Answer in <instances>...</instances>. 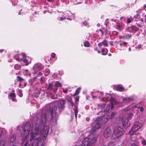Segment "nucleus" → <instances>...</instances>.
<instances>
[{
    "instance_id": "obj_47",
    "label": "nucleus",
    "mask_w": 146,
    "mask_h": 146,
    "mask_svg": "<svg viewBox=\"0 0 146 146\" xmlns=\"http://www.w3.org/2000/svg\"><path fill=\"white\" fill-rule=\"evenodd\" d=\"M75 100H76V101L78 102L79 100V98L78 97H77L75 98Z\"/></svg>"
},
{
    "instance_id": "obj_52",
    "label": "nucleus",
    "mask_w": 146,
    "mask_h": 146,
    "mask_svg": "<svg viewBox=\"0 0 146 146\" xmlns=\"http://www.w3.org/2000/svg\"><path fill=\"white\" fill-rule=\"evenodd\" d=\"M86 120L87 121H89L90 120V118L89 117H87L86 118Z\"/></svg>"
},
{
    "instance_id": "obj_53",
    "label": "nucleus",
    "mask_w": 146,
    "mask_h": 146,
    "mask_svg": "<svg viewBox=\"0 0 146 146\" xmlns=\"http://www.w3.org/2000/svg\"><path fill=\"white\" fill-rule=\"evenodd\" d=\"M130 146H137L135 144H133L131 145Z\"/></svg>"
},
{
    "instance_id": "obj_60",
    "label": "nucleus",
    "mask_w": 146,
    "mask_h": 146,
    "mask_svg": "<svg viewBox=\"0 0 146 146\" xmlns=\"http://www.w3.org/2000/svg\"><path fill=\"white\" fill-rule=\"evenodd\" d=\"M129 51H130L131 50V48H129Z\"/></svg>"
},
{
    "instance_id": "obj_25",
    "label": "nucleus",
    "mask_w": 146,
    "mask_h": 146,
    "mask_svg": "<svg viewBox=\"0 0 146 146\" xmlns=\"http://www.w3.org/2000/svg\"><path fill=\"white\" fill-rule=\"evenodd\" d=\"M56 87H60L61 86V84L58 81H56L54 84Z\"/></svg>"
},
{
    "instance_id": "obj_56",
    "label": "nucleus",
    "mask_w": 146,
    "mask_h": 146,
    "mask_svg": "<svg viewBox=\"0 0 146 146\" xmlns=\"http://www.w3.org/2000/svg\"><path fill=\"white\" fill-rule=\"evenodd\" d=\"M118 119H119V118H117V123H119V122H118Z\"/></svg>"
},
{
    "instance_id": "obj_8",
    "label": "nucleus",
    "mask_w": 146,
    "mask_h": 146,
    "mask_svg": "<svg viewBox=\"0 0 146 146\" xmlns=\"http://www.w3.org/2000/svg\"><path fill=\"white\" fill-rule=\"evenodd\" d=\"M110 118V116L108 114H106L103 116L98 117L96 119L102 124V123H106Z\"/></svg>"
},
{
    "instance_id": "obj_34",
    "label": "nucleus",
    "mask_w": 146,
    "mask_h": 146,
    "mask_svg": "<svg viewBox=\"0 0 146 146\" xmlns=\"http://www.w3.org/2000/svg\"><path fill=\"white\" fill-rule=\"evenodd\" d=\"M84 45L86 47H88L89 45V43L88 42L86 41L84 42Z\"/></svg>"
},
{
    "instance_id": "obj_5",
    "label": "nucleus",
    "mask_w": 146,
    "mask_h": 146,
    "mask_svg": "<svg viewBox=\"0 0 146 146\" xmlns=\"http://www.w3.org/2000/svg\"><path fill=\"white\" fill-rule=\"evenodd\" d=\"M131 114L129 113L126 114L125 116L122 117V123L124 128H127L129 126V121L131 118Z\"/></svg>"
},
{
    "instance_id": "obj_10",
    "label": "nucleus",
    "mask_w": 146,
    "mask_h": 146,
    "mask_svg": "<svg viewBox=\"0 0 146 146\" xmlns=\"http://www.w3.org/2000/svg\"><path fill=\"white\" fill-rule=\"evenodd\" d=\"M52 106V108H50L49 110L50 113L52 115V119H54V117H53V116L52 115L54 114L55 115L56 111L57 110V108L56 106L54 104H53Z\"/></svg>"
},
{
    "instance_id": "obj_18",
    "label": "nucleus",
    "mask_w": 146,
    "mask_h": 146,
    "mask_svg": "<svg viewBox=\"0 0 146 146\" xmlns=\"http://www.w3.org/2000/svg\"><path fill=\"white\" fill-rule=\"evenodd\" d=\"M117 89L119 91H122L124 90L123 88L120 85H118L117 86Z\"/></svg>"
},
{
    "instance_id": "obj_37",
    "label": "nucleus",
    "mask_w": 146,
    "mask_h": 146,
    "mask_svg": "<svg viewBox=\"0 0 146 146\" xmlns=\"http://www.w3.org/2000/svg\"><path fill=\"white\" fill-rule=\"evenodd\" d=\"M15 2V3L14 2H13L12 4L14 5H15L17 4L18 3V1L17 0H13Z\"/></svg>"
},
{
    "instance_id": "obj_58",
    "label": "nucleus",
    "mask_w": 146,
    "mask_h": 146,
    "mask_svg": "<svg viewBox=\"0 0 146 146\" xmlns=\"http://www.w3.org/2000/svg\"><path fill=\"white\" fill-rule=\"evenodd\" d=\"M100 31L101 32L102 34H103V32L100 30Z\"/></svg>"
},
{
    "instance_id": "obj_44",
    "label": "nucleus",
    "mask_w": 146,
    "mask_h": 146,
    "mask_svg": "<svg viewBox=\"0 0 146 146\" xmlns=\"http://www.w3.org/2000/svg\"><path fill=\"white\" fill-rule=\"evenodd\" d=\"M55 54L54 53H52L51 55V57L53 58L55 57Z\"/></svg>"
},
{
    "instance_id": "obj_30",
    "label": "nucleus",
    "mask_w": 146,
    "mask_h": 146,
    "mask_svg": "<svg viewBox=\"0 0 146 146\" xmlns=\"http://www.w3.org/2000/svg\"><path fill=\"white\" fill-rule=\"evenodd\" d=\"M22 90L21 89H20L18 91V92L19 93V96L21 97H22L23 95V94L22 93Z\"/></svg>"
},
{
    "instance_id": "obj_23",
    "label": "nucleus",
    "mask_w": 146,
    "mask_h": 146,
    "mask_svg": "<svg viewBox=\"0 0 146 146\" xmlns=\"http://www.w3.org/2000/svg\"><path fill=\"white\" fill-rule=\"evenodd\" d=\"M17 81L19 82H22L25 81V80L23 78L19 76H17Z\"/></svg>"
},
{
    "instance_id": "obj_6",
    "label": "nucleus",
    "mask_w": 146,
    "mask_h": 146,
    "mask_svg": "<svg viewBox=\"0 0 146 146\" xmlns=\"http://www.w3.org/2000/svg\"><path fill=\"white\" fill-rule=\"evenodd\" d=\"M96 137H85L82 143L84 146H91L96 140Z\"/></svg>"
},
{
    "instance_id": "obj_1",
    "label": "nucleus",
    "mask_w": 146,
    "mask_h": 146,
    "mask_svg": "<svg viewBox=\"0 0 146 146\" xmlns=\"http://www.w3.org/2000/svg\"><path fill=\"white\" fill-rule=\"evenodd\" d=\"M46 115L45 114H43L42 115L40 119L38 118L37 119V125L36 127L33 128L31 131H30V125L29 123H26L23 128H21L20 129H22L21 131V137H27L29 134L31 135V137H34L38 134L40 126L44 125L46 121ZM43 130L40 131V133L43 137H46L48 132V127L46 125H43Z\"/></svg>"
},
{
    "instance_id": "obj_2",
    "label": "nucleus",
    "mask_w": 146,
    "mask_h": 146,
    "mask_svg": "<svg viewBox=\"0 0 146 146\" xmlns=\"http://www.w3.org/2000/svg\"><path fill=\"white\" fill-rule=\"evenodd\" d=\"M102 124L96 119L91 124L92 129L90 131L86 132V134L88 136H92L95 132L101 128Z\"/></svg>"
},
{
    "instance_id": "obj_48",
    "label": "nucleus",
    "mask_w": 146,
    "mask_h": 146,
    "mask_svg": "<svg viewBox=\"0 0 146 146\" xmlns=\"http://www.w3.org/2000/svg\"><path fill=\"white\" fill-rule=\"evenodd\" d=\"M77 111L76 112L75 110H74V113H75V116H76L77 115Z\"/></svg>"
},
{
    "instance_id": "obj_4",
    "label": "nucleus",
    "mask_w": 146,
    "mask_h": 146,
    "mask_svg": "<svg viewBox=\"0 0 146 146\" xmlns=\"http://www.w3.org/2000/svg\"><path fill=\"white\" fill-rule=\"evenodd\" d=\"M31 137L30 139V141H31L32 139L35 140V142H33V144L31 145H30V146H40V145L41 146H44V145L43 143H42L41 144L40 142L41 141V137ZM28 142L27 141L23 146H28ZM12 146H17L15 145H13Z\"/></svg>"
},
{
    "instance_id": "obj_22",
    "label": "nucleus",
    "mask_w": 146,
    "mask_h": 146,
    "mask_svg": "<svg viewBox=\"0 0 146 146\" xmlns=\"http://www.w3.org/2000/svg\"><path fill=\"white\" fill-rule=\"evenodd\" d=\"M106 97L108 100H110L111 99L112 96L110 94L107 93L106 94Z\"/></svg>"
},
{
    "instance_id": "obj_49",
    "label": "nucleus",
    "mask_w": 146,
    "mask_h": 146,
    "mask_svg": "<svg viewBox=\"0 0 146 146\" xmlns=\"http://www.w3.org/2000/svg\"><path fill=\"white\" fill-rule=\"evenodd\" d=\"M141 9H139L137 11H136V12H137V13H138V12H141Z\"/></svg>"
},
{
    "instance_id": "obj_11",
    "label": "nucleus",
    "mask_w": 146,
    "mask_h": 146,
    "mask_svg": "<svg viewBox=\"0 0 146 146\" xmlns=\"http://www.w3.org/2000/svg\"><path fill=\"white\" fill-rule=\"evenodd\" d=\"M127 31L129 32H133V31H136L137 30V28L134 26L130 27H128L126 29Z\"/></svg>"
},
{
    "instance_id": "obj_26",
    "label": "nucleus",
    "mask_w": 146,
    "mask_h": 146,
    "mask_svg": "<svg viewBox=\"0 0 146 146\" xmlns=\"http://www.w3.org/2000/svg\"><path fill=\"white\" fill-rule=\"evenodd\" d=\"M80 88H78L76 90L75 93L74 94V96L78 94L80 92Z\"/></svg>"
},
{
    "instance_id": "obj_3",
    "label": "nucleus",
    "mask_w": 146,
    "mask_h": 146,
    "mask_svg": "<svg viewBox=\"0 0 146 146\" xmlns=\"http://www.w3.org/2000/svg\"><path fill=\"white\" fill-rule=\"evenodd\" d=\"M142 126V124L141 122L139 120L135 121L133 126L131 128L129 131V133L131 135L136 134V133L135 132L139 129Z\"/></svg>"
},
{
    "instance_id": "obj_28",
    "label": "nucleus",
    "mask_w": 146,
    "mask_h": 146,
    "mask_svg": "<svg viewBox=\"0 0 146 146\" xmlns=\"http://www.w3.org/2000/svg\"><path fill=\"white\" fill-rule=\"evenodd\" d=\"M16 137H10V142L11 143H13L15 142L16 140Z\"/></svg>"
},
{
    "instance_id": "obj_20",
    "label": "nucleus",
    "mask_w": 146,
    "mask_h": 146,
    "mask_svg": "<svg viewBox=\"0 0 146 146\" xmlns=\"http://www.w3.org/2000/svg\"><path fill=\"white\" fill-rule=\"evenodd\" d=\"M102 55H106L108 52V50L107 49H102Z\"/></svg>"
},
{
    "instance_id": "obj_59",
    "label": "nucleus",
    "mask_w": 146,
    "mask_h": 146,
    "mask_svg": "<svg viewBox=\"0 0 146 146\" xmlns=\"http://www.w3.org/2000/svg\"><path fill=\"white\" fill-rule=\"evenodd\" d=\"M27 83H25L24 86H26Z\"/></svg>"
},
{
    "instance_id": "obj_14",
    "label": "nucleus",
    "mask_w": 146,
    "mask_h": 146,
    "mask_svg": "<svg viewBox=\"0 0 146 146\" xmlns=\"http://www.w3.org/2000/svg\"><path fill=\"white\" fill-rule=\"evenodd\" d=\"M118 104V102L115 100H112L111 102V108H112L113 106L115 105H117Z\"/></svg>"
},
{
    "instance_id": "obj_50",
    "label": "nucleus",
    "mask_w": 146,
    "mask_h": 146,
    "mask_svg": "<svg viewBox=\"0 0 146 146\" xmlns=\"http://www.w3.org/2000/svg\"><path fill=\"white\" fill-rule=\"evenodd\" d=\"M141 47V45L140 44H139L138 46V47L139 48H140Z\"/></svg>"
},
{
    "instance_id": "obj_36",
    "label": "nucleus",
    "mask_w": 146,
    "mask_h": 146,
    "mask_svg": "<svg viewBox=\"0 0 146 146\" xmlns=\"http://www.w3.org/2000/svg\"><path fill=\"white\" fill-rule=\"evenodd\" d=\"M127 43L126 42H123L122 43H120V45L121 46H122L123 45H126L127 44Z\"/></svg>"
},
{
    "instance_id": "obj_19",
    "label": "nucleus",
    "mask_w": 146,
    "mask_h": 146,
    "mask_svg": "<svg viewBox=\"0 0 146 146\" xmlns=\"http://www.w3.org/2000/svg\"><path fill=\"white\" fill-rule=\"evenodd\" d=\"M50 70L48 68H46L45 69L44 72L45 76H47L50 73Z\"/></svg>"
},
{
    "instance_id": "obj_33",
    "label": "nucleus",
    "mask_w": 146,
    "mask_h": 146,
    "mask_svg": "<svg viewBox=\"0 0 146 146\" xmlns=\"http://www.w3.org/2000/svg\"><path fill=\"white\" fill-rule=\"evenodd\" d=\"M5 142L4 141H0V146H5Z\"/></svg>"
},
{
    "instance_id": "obj_17",
    "label": "nucleus",
    "mask_w": 146,
    "mask_h": 146,
    "mask_svg": "<svg viewBox=\"0 0 146 146\" xmlns=\"http://www.w3.org/2000/svg\"><path fill=\"white\" fill-rule=\"evenodd\" d=\"M9 96L11 97V99L13 101L15 100V93H11L9 95Z\"/></svg>"
},
{
    "instance_id": "obj_7",
    "label": "nucleus",
    "mask_w": 146,
    "mask_h": 146,
    "mask_svg": "<svg viewBox=\"0 0 146 146\" xmlns=\"http://www.w3.org/2000/svg\"><path fill=\"white\" fill-rule=\"evenodd\" d=\"M124 133L123 129L120 127H116L114 129L112 136L114 135L116 137H119L122 135Z\"/></svg>"
},
{
    "instance_id": "obj_62",
    "label": "nucleus",
    "mask_w": 146,
    "mask_h": 146,
    "mask_svg": "<svg viewBox=\"0 0 146 146\" xmlns=\"http://www.w3.org/2000/svg\"><path fill=\"white\" fill-rule=\"evenodd\" d=\"M108 55L109 56H111V54L109 53Z\"/></svg>"
},
{
    "instance_id": "obj_55",
    "label": "nucleus",
    "mask_w": 146,
    "mask_h": 146,
    "mask_svg": "<svg viewBox=\"0 0 146 146\" xmlns=\"http://www.w3.org/2000/svg\"><path fill=\"white\" fill-rule=\"evenodd\" d=\"M47 1L49 2H51L52 1V0H47Z\"/></svg>"
},
{
    "instance_id": "obj_64",
    "label": "nucleus",
    "mask_w": 146,
    "mask_h": 146,
    "mask_svg": "<svg viewBox=\"0 0 146 146\" xmlns=\"http://www.w3.org/2000/svg\"><path fill=\"white\" fill-rule=\"evenodd\" d=\"M25 71L26 72H27L28 71V70H25Z\"/></svg>"
},
{
    "instance_id": "obj_46",
    "label": "nucleus",
    "mask_w": 146,
    "mask_h": 146,
    "mask_svg": "<svg viewBox=\"0 0 146 146\" xmlns=\"http://www.w3.org/2000/svg\"><path fill=\"white\" fill-rule=\"evenodd\" d=\"M98 106L100 107L103 108L104 106V105H100V104H98Z\"/></svg>"
},
{
    "instance_id": "obj_54",
    "label": "nucleus",
    "mask_w": 146,
    "mask_h": 146,
    "mask_svg": "<svg viewBox=\"0 0 146 146\" xmlns=\"http://www.w3.org/2000/svg\"><path fill=\"white\" fill-rule=\"evenodd\" d=\"M117 25L118 29L120 28V26L119 25Z\"/></svg>"
},
{
    "instance_id": "obj_40",
    "label": "nucleus",
    "mask_w": 146,
    "mask_h": 146,
    "mask_svg": "<svg viewBox=\"0 0 146 146\" xmlns=\"http://www.w3.org/2000/svg\"><path fill=\"white\" fill-rule=\"evenodd\" d=\"M110 108V106H109L107 108V109H106V110H104V111L105 112H108V111L109 110Z\"/></svg>"
},
{
    "instance_id": "obj_45",
    "label": "nucleus",
    "mask_w": 146,
    "mask_h": 146,
    "mask_svg": "<svg viewBox=\"0 0 146 146\" xmlns=\"http://www.w3.org/2000/svg\"><path fill=\"white\" fill-rule=\"evenodd\" d=\"M66 18V17H61L60 18V20L61 21H62L64 19H65Z\"/></svg>"
},
{
    "instance_id": "obj_57",
    "label": "nucleus",
    "mask_w": 146,
    "mask_h": 146,
    "mask_svg": "<svg viewBox=\"0 0 146 146\" xmlns=\"http://www.w3.org/2000/svg\"><path fill=\"white\" fill-rule=\"evenodd\" d=\"M21 84H19V87H21Z\"/></svg>"
},
{
    "instance_id": "obj_43",
    "label": "nucleus",
    "mask_w": 146,
    "mask_h": 146,
    "mask_svg": "<svg viewBox=\"0 0 146 146\" xmlns=\"http://www.w3.org/2000/svg\"><path fill=\"white\" fill-rule=\"evenodd\" d=\"M48 87L49 88H51L52 87V84L50 83L48 84Z\"/></svg>"
},
{
    "instance_id": "obj_21",
    "label": "nucleus",
    "mask_w": 146,
    "mask_h": 146,
    "mask_svg": "<svg viewBox=\"0 0 146 146\" xmlns=\"http://www.w3.org/2000/svg\"><path fill=\"white\" fill-rule=\"evenodd\" d=\"M14 58L16 60L18 61H21L22 60V59H20L19 57V55H17L14 56Z\"/></svg>"
},
{
    "instance_id": "obj_13",
    "label": "nucleus",
    "mask_w": 146,
    "mask_h": 146,
    "mask_svg": "<svg viewBox=\"0 0 146 146\" xmlns=\"http://www.w3.org/2000/svg\"><path fill=\"white\" fill-rule=\"evenodd\" d=\"M133 100V98L131 97L126 98H123V101L124 103H127L128 102L132 101Z\"/></svg>"
},
{
    "instance_id": "obj_16",
    "label": "nucleus",
    "mask_w": 146,
    "mask_h": 146,
    "mask_svg": "<svg viewBox=\"0 0 146 146\" xmlns=\"http://www.w3.org/2000/svg\"><path fill=\"white\" fill-rule=\"evenodd\" d=\"M21 55L23 56V62H26L27 63L25 64V65L27 66V65H28L29 64L28 63H27V62H28L27 60H26V59L24 58H25V57H26V56L25 54L24 53H22L21 54Z\"/></svg>"
},
{
    "instance_id": "obj_29",
    "label": "nucleus",
    "mask_w": 146,
    "mask_h": 146,
    "mask_svg": "<svg viewBox=\"0 0 146 146\" xmlns=\"http://www.w3.org/2000/svg\"><path fill=\"white\" fill-rule=\"evenodd\" d=\"M116 114V112L115 111H114L113 112H112L111 114V119H112L115 116V115Z\"/></svg>"
},
{
    "instance_id": "obj_24",
    "label": "nucleus",
    "mask_w": 146,
    "mask_h": 146,
    "mask_svg": "<svg viewBox=\"0 0 146 146\" xmlns=\"http://www.w3.org/2000/svg\"><path fill=\"white\" fill-rule=\"evenodd\" d=\"M4 134V129H0V137L3 136Z\"/></svg>"
},
{
    "instance_id": "obj_9",
    "label": "nucleus",
    "mask_w": 146,
    "mask_h": 146,
    "mask_svg": "<svg viewBox=\"0 0 146 146\" xmlns=\"http://www.w3.org/2000/svg\"><path fill=\"white\" fill-rule=\"evenodd\" d=\"M103 135L104 137H110L112 135V130L110 128L107 127L105 129Z\"/></svg>"
},
{
    "instance_id": "obj_32",
    "label": "nucleus",
    "mask_w": 146,
    "mask_h": 146,
    "mask_svg": "<svg viewBox=\"0 0 146 146\" xmlns=\"http://www.w3.org/2000/svg\"><path fill=\"white\" fill-rule=\"evenodd\" d=\"M131 37V35L127 34L125 36V38L127 39H129Z\"/></svg>"
},
{
    "instance_id": "obj_35",
    "label": "nucleus",
    "mask_w": 146,
    "mask_h": 146,
    "mask_svg": "<svg viewBox=\"0 0 146 146\" xmlns=\"http://www.w3.org/2000/svg\"><path fill=\"white\" fill-rule=\"evenodd\" d=\"M108 146H115V145L113 142H111L108 143Z\"/></svg>"
},
{
    "instance_id": "obj_31",
    "label": "nucleus",
    "mask_w": 146,
    "mask_h": 146,
    "mask_svg": "<svg viewBox=\"0 0 146 146\" xmlns=\"http://www.w3.org/2000/svg\"><path fill=\"white\" fill-rule=\"evenodd\" d=\"M102 43L104 46H107L108 43L106 40H104Z\"/></svg>"
},
{
    "instance_id": "obj_51",
    "label": "nucleus",
    "mask_w": 146,
    "mask_h": 146,
    "mask_svg": "<svg viewBox=\"0 0 146 146\" xmlns=\"http://www.w3.org/2000/svg\"><path fill=\"white\" fill-rule=\"evenodd\" d=\"M143 9H145L146 8V4L144 5L143 7Z\"/></svg>"
},
{
    "instance_id": "obj_15",
    "label": "nucleus",
    "mask_w": 146,
    "mask_h": 146,
    "mask_svg": "<svg viewBox=\"0 0 146 146\" xmlns=\"http://www.w3.org/2000/svg\"><path fill=\"white\" fill-rule=\"evenodd\" d=\"M133 109V111H134L135 110H137L139 109L141 111H143V108L142 107H140L139 108H138L137 106L135 105L132 107Z\"/></svg>"
},
{
    "instance_id": "obj_61",
    "label": "nucleus",
    "mask_w": 146,
    "mask_h": 146,
    "mask_svg": "<svg viewBox=\"0 0 146 146\" xmlns=\"http://www.w3.org/2000/svg\"><path fill=\"white\" fill-rule=\"evenodd\" d=\"M98 53H100V50H98Z\"/></svg>"
},
{
    "instance_id": "obj_41",
    "label": "nucleus",
    "mask_w": 146,
    "mask_h": 146,
    "mask_svg": "<svg viewBox=\"0 0 146 146\" xmlns=\"http://www.w3.org/2000/svg\"><path fill=\"white\" fill-rule=\"evenodd\" d=\"M63 92L65 93H66L68 91V90H67V89H63Z\"/></svg>"
},
{
    "instance_id": "obj_42",
    "label": "nucleus",
    "mask_w": 146,
    "mask_h": 146,
    "mask_svg": "<svg viewBox=\"0 0 146 146\" xmlns=\"http://www.w3.org/2000/svg\"><path fill=\"white\" fill-rule=\"evenodd\" d=\"M128 23H130L131 22V19L130 18H128L127 20Z\"/></svg>"
},
{
    "instance_id": "obj_27",
    "label": "nucleus",
    "mask_w": 146,
    "mask_h": 146,
    "mask_svg": "<svg viewBox=\"0 0 146 146\" xmlns=\"http://www.w3.org/2000/svg\"><path fill=\"white\" fill-rule=\"evenodd\" d=\"M21 67V66L19 65L18 64H16L14 66V68L16 70H18L20 69Z\"/></svg>"
},
{
    "instance_id": "obj_38",
    "label": "nucleus",
    "mask_w": 146,
    "mask_h": 146,
    "mask_svg": "<svg viewBox=\"0 0 146 146\" xmlns=\"http://www.w3.org/2000/svg\"><path fill=\"white\" fill-rule=\"evenodd\" d=\"M72 99L70 98L69 99V100H68V101L69 102V104H70L72 105V106H73V104H72V102L71 101Z\"/></svg>"
},
{
    "instance_id": "obj_12",
    "label": "nucleus",
    "mask_w": 146,
    "mask_h": 146,
    "mask_svg": "<svg viewBox=\"0 0 146 146\" xmlns=\"http://www.w3.org/2000/svg\"><path fill=\"white\" fill-rule=\"evenodd\" d=\"M65 103V101L64 99H62L60 101V104L59 107L60 108H63L64 106V105Z\"/></svg>"
},
{
    "instance_id": "obj_39",
    "label": "nucleus",
    "mask_w": 146,
    "mask_h": 146,
    "mask_svg": "<svg viewBox=\"0 0 146 146\" xmlns=\"http://www.w3.org/2000/svg\"><path fill=\"white\" fill-rule=\"evenodd\" d=\"M142 144L143 145H146V141L144 140L142 141Z\"/></svg>"
},
{
    "instance_id": "obj_63",
    "label": "nucleus",
    "mask_w": 146,
    "mask_h": 146,
    "mask_svg": "<svg viewBox=\"0 0 146 146\" xmlns=\"http://www.w3.org/2000/svg\"><path fill=\"white\" fill-rule=\"evenodd\" d=\"M100 93L101 94V95H102L103 94V93L102 92H100Z\"/></svg>"
}]
</instances>
